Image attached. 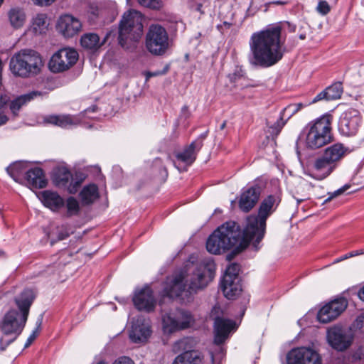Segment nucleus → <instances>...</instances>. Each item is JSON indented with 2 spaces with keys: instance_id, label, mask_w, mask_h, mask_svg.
I'll use <instances>...</instances> for the list:
<instances>
[{
  "instance_id": "obj_1",
  "label": "nucleus",
  "mask_w": 364,
  "mask_h": 364,
  "mask_svg": "<svg viewBox=\"0 0 364 364\" xmlns=\"http://www.w3.org/2000/svg\"><path fill=\"white\" fill-rule=\"evenodd\" d=\"M249 46L248 60L255 67H272L282 59L286 51L282 39V28L279 26L254 33Z\"/></svg>"
},
{
  "instance_id": "obj_2",
  "label": "nucleus",
  "mask_w": 364,
  "mask_h": 364,
  "mask_svg": "<svg viewBox=\"0 0 364 364\" xmlns=\"http://www.w3.org/2000/svg\"><path fill=\"white\" fill-rule=\"evenodd\" d=\"M251 241L255 245L261 240H257L256 231H247V225L243 232L235 221H228L219 226L208 238L207 250L213 255H220L233 249L235 253L245 250Z\"/></svg>"
},
{
  "instance_id": "obj_3",
  "label": "nucleus",
  "mask_w": 364,
  "mask_h": 364,
  "mask_svg": "<svg viewBox=\"0 0 364 364\" xmlns=\"http://www.w3.org/2000/svg\"><path fill=\"white\" fill-rule=\"evenodd\" d=\"M36 295L32 289H24L14 299L18 308L10 309L0 320V350H4L22 333Z\"/></svg>"
},
{
  "instance_id": "obj_4",
  "label": "nucleus",
  "mask_w": 364,
  "mask_h": 364,
  "mask_svg": "<svg viewBox=\"0 0 364 364\" xmlns=\"http://www.w3.org/2000/svg\"><path fill=\"white\" fill-rule=\"evenodd\" d=\"M214 277L211 268L200 264L193 273L189 284L186 279V274L180 272L168 277L163 284L161 296L164 299H180L183 302H188L191 295L198 289L205 287Z\"/></svg>"
},
{
  "instance_id": "obj_5",
  "label": "nucleus",
  "mask_w": 364,
  "mask_h": 364,
  "mask_svg": "<svg viewBox=\"0 0 364 364\" xmlns=\"http://www.w3.org/2000/svg\"><path fill=\"white\" fill-rule=\"evenodd\" d=\"M332 122L333 116L328 113L309 122L301 134V140L306 148L316 150L331 143L333 141Z\"/></svg>"
},
{
  "instance_id": "obj_6",
  "label": "nucleus",
  "mask_w": 364,
  "mask_h": 364,
  "mask_svg": "<svg viewBox=\"0 0 364 364\" xmlns=\"http://www.w3.org/2000/svg\"><path fill=\"white\" fill-rule=\"evenodd\" d=\"M348 148L336 143L327 147L323 153L314 159L309 168V175L316 180L330 176L348 153Z\"/></svg>"
},
{
  "instance_id": "obj_7",
  "label": "nucleus",
  "mask_w": 364,
  "mask_h": 364,
  "mask_svg": "<svg viewBox=\"0 0 364 364\" xmlns=\"http://www.w3.org/2000/svg\"><path fill=\"white\" fill-rule=\"evenodd\" d=\"M44 64L41 55L32 49H22L10 60V70L16 76L33 77L39 74Z\"/></svg>"
},
{
  "instance_id": "obj_8",
  "label": "nucleus",
  "mask_w": 364,
  "mask_h": 364,
  "mask_svg": "<svg viewBox=\"0 0 364 364\" xmlns=\"http://www.w3.org/2000/svg\"><path fill=\"white\" fill-rule=\"evenodd\" d=\"M144 16L136 10L125 12L119 25V43L128 49L132 43L139 41L143 33Z\"/></svg>"
},
{
  "instance_id": "obj_9",
  "label": "nucleus",
  "mask_w": 364,
  "mask_h": 364,
  "mask_svg": "<svg viewBox=\"0 0 364 364\" xmlns=\"http://www.w3.org/2000/svg\"><path fill=\"white\" fill-rule=\"evenodd\" d=\"M280 202L281 197L278 193L264 198L259 205L258 215H250L247 218V231H256L257 240H262L265 232L266 220Z\"/></svg>"
},
{
  "instance_id": "obj_10",
  "label": "nucleus",
  "mask_w": 364,
  "mask_h": 364,
  "mask_svg": "<svg viewBox=\"0 0 364 364\" xmlns=\"http://www.w3.org/2000/svg\"><path fill=\"white\" fill-rule=\"evenodd\" d=\"M145 46L153 55H164L171 46L166 28L158 23L151 24L146 34Z\"/></svg>"
},
{
  "instance_id": "obj_11",
  "label": "nucleus",
  "mask_w": 364,
  "mask_h": 364,
  "mask_svg": "<svg viewBox=\"0 0 364 364\" xmlns=\"http://www.w3.org/2000/svg\"><path fill=\"white\" fill-rule=\"evenodd\" d=\"M162 321L164 332L171 333L190 328L193 325L195 319L191 311L178 309L174 312L164 315Z\"/></svg>"
},
{
  "instance_id": "obj_12",
  "label": "nucleus",
  "mask_w": 364,
  "mask_h": 364,
  "mask_svg": "<svg viewBox=\"0 0 364 364\" xmlns=\"http://www.w3.org/2000/svg\"><path fill=\"white\" fill-rule=\"evenodd\" d=\"M78 57V53L75 49L63 48L52 55L48 62V68L54 73L64 72L77 63Z\"/></svg>"
},
{
  "instance_id": "obj_13",
  "label": "nucleus",
  "mask_w": 364,
  "mask_h": 364,
  "mask_svg": "<svg viewBox=\"0 0 364 364\" xmlns=\"http://www.w3.org/2000/svg\"><path fill=\"white\" fill-rule=\"evenodd\" d=\"M326 338L332 348L344 351L352 345L354 336L350 329L335 326L328 329Z\"/></svg>"
},
{
  "instance_id": "obj_14",
  "label": "nucleus",
  "mask_w": 364,
  "mask_h": 364,
  "mask_svg": "<svg viewBox=\"0 0 364 364\" xmlns=\"http://www.w3.org/2000/svg\"><path fill=\"white\" fill-rule=\"evenodd\" d=\"M286 364H322V359L315 350L299 347L291 350L287 353Z\"/></svg>"
},
{
  "instance_id": "obj_15",
  "label": "nucleus",
  "mask_w": 364,
  "mask_h": 364,
  "mask_svg": "<svg viewBox=\"0 0 364 364\" xmlns=\"http://www.w3.org/2000/svg\"><path fill=\"white\" fill-rule=\"evenodd\" d=\"M361 124L360 112L355 109H348L341 115L338 129L341 134L350 136L355 135Z\"/></svg>"
},
{
  "instance_id": "obj_16",
  "label": "nucleus",
  "mask_w": 364,
  "mask_h": 364,
  "mask_svg": "<svg viewBox=\"0 0 364 364\" xmlns=\"http://www.w3.org/2000/svg\"><path fill=\"white\" fill-rule=\"evenodd\" d=\"M203 145V139H198L191 143V144L184 149L176 154L178 164L176 162L174 166L179 171H185L196 159L198 151Z\"/></svg>"
},
{
  "instance_id": "obj_17",
  "label": "nucleus",
  "mask_w": 364,
  "mask_h": 364,
  "mask_svg": "<svg viewBox=\"0 0 364 364\" xmlns=\"http://www.w3.org/2000/svg\"><path fill=\"white\" fill-rule=\"evenodd\" d=\"M53 182L58 188L65 189L71 194H75L81 184V181L74 178L72 173L65 167L58 168L55 171Z\"/></svg>"
},
{
  "instance_id": "obj_18",
  "label": "nucleus",
  "mask_w": 364,
  "mask_h": 364,
  "mask_svg": "<svg viewBox=\"0 0 364 364\" xmlns=\"http://www.w3.org/2000/svg\"><path fill=\"white\" fill-rule=\"evenodd\" d=\"M348 306L343 298L336 299L324 305L318 311L317 318L321 323H327L338 318Z\"/></svg>"
},
{
  "instance_id": "obj_19",
  "label": "nucleus",
  "mask_w": 364,
  "mask_h": 364,
  "mask_svg": "<svg viewBox=\"0 0 364 364\" xmlns=\"http://www.w3.org/2000/svg\"><path fill=\"white\" fill-rule=\"evenodd\" d=\"M236 328L234 321L216 317L214 321V343L217 345L223 343L228 338L231 331Z\"/></svg>"
},
{
  "instance_id": "obj_20",
  "label": "nucleus",
  "mask_w": 364,
  "mask_h": 364,
  "mask_svg": "<svg viewBox=\"0 0 364 364\" xmlns=\"http://www.w3.org/2000/svg\"><path fill=\"white\" fill-rule=\"evenodd\" d=\"M133 302L137 309L147 312L153 311L156 305L153 291L147 286L135 291Z\"/></svg>"
},
{
  "instance_id": "obj_21",
  "label": "nucleus",
  "mask_w": 364,
  "mask_h": 364,
  "mask_svg": "<svg viewBox=\"0 0 364 364\" xmlns=\"http://www.w3.org/2000/svg\"><path fill=\"white\" fill-rule=\"evenodd\" d=\"M262 188L258 183H255L244 191L239 200L240 208L247 213L257 204L261 194Z\"/></svg>"
},
{
  "instance_id": "obj_22",
  "label": "nucleus",
  "mask_w": 364,
  "mask_h": 364,
  "mask_svg": "<svg viewBox=\"0 0 364 364\" xmlns=\"http://www.w3.org/2000/svg\"><path fill=\"white\" fill-rule=\"evenodd\" d=\"M81 22L71 15H63L60 17L57 28L65 37L70 38L77 34L81 30Z\"/></svg>"
},
{
  "instance_id": "obj_23",
  "label": "nucleus",
  "mask_w": 364,
  "mask_h": 364,
  "mask_svg": "<svg viewBox=\"0 0 364 364\" xmlns=\"http://www.w3.org/2000/svg\"><path fill=\"white\" fill-rule=\"evenodd\" d=\"M151 333V331L149 322L144 318H138L133 323L129 338L133 342L140 343L146 341Z\"/></svg>"
},
{
  "instance_id": "obj_24",
  "label": "nucleus",
  "mask_w": 364,
  "mask_h": 364,
  "mask_svg": "<svg viewBox=\"0 0 364 364\" xmlns=\"http://www.w3.org/2000/svg\"><path fill=\"white\" fill-rule=\"evenodd\" d=\"M306 105L302 103L291 104L286 107L281 112L279 119L274 123L272 128L275 129L276 134L280 132L287 121L294 114L301 110Z\"/></svg>"
},
{
  "instance_id": "obj_25",
  "label": "nucleus",
  "mask_w": 364,
  "mask_h": 364,
  "mask_svg": "<svg viewBox=\"0 0 364 364\" xmlns=\"http://www.w3.org/2000/svg\"><path fill=\"white\" fill-rule=\"evenodd\" d=\"M26 180L29 186L35 188H43L47 185L43 171L39 167L28 170L26 173Z\"/></svg>"
},
{
  "instance_id": "obj_26",
  "label": "nucleus",
  "mask_w": 364,
  "mask_h": 364,
  "mask_svg": "<svg viewBox=\"0 0 364 364\" xmlns=\"http://www.w3.org/2000/svg\"><path fill=\"white\" fill-rule=\"evenodd\" d=\"M43 122L46 124L55 125L62 128H67L70 126L79 123V120L70 114H51L46 116Z\"/></svg>"
},
{
  "instance_id": "obj_27",
  "label": "nucleus",
  "mask_w": 364,
  "mask_h": 364,
  "mask_svg": "<svg viewBox=\"0 0 364 364\" xmlns=\"http://www.w3.org/2000/svg\"><path fill=\"white\" fill-rule=\"evenodd\" d=\"M41 200L45 206L53 211H58L65 205L63 198L59 194L50 191H43Z\"/></svg>"
},
{
  "instance_id": "obj_28",
  "label": "nucleus",
  "mask_w": 364,
  "mask_h": 364,
  "mask_svg": "<svg viewBox=\"0 0 364 364\" xmlns=\"http://www.w3.org/2000/svg\"><path fill=\"white\" fill-rule=\"evenodd\" d=\"M46 95L47 92L41 91H31L28 93L22 95L11 102L10 109L14 115H17L19 109L23 105L38 97H43Z\"/></svg>"
},
{
  "instance_id": "obj_29",
  "label": "nucleus",
  "mask_w": 364,
  "mask_h": 364,
  "mask_svg": "<svg viewBox=\"0 0 364 364\" xmlns=\"http://www.w3.org/2000/svg\"><path fill=\"white\" fill-rule=\"evenodd\" d=\"M172 364H203V356L197 350H186L176 356Z\"/></svg>"
},
{
  "instance_id": "obj_30",
  "label": "nucleus",
  "mask_w": 364,
  "mask_h": 364,
  "mask_svg": "<svg viewBox=\"0 0 364 364\" xmlns=\"http://www.w3.org/2000/svg\"><path fill=\"white\" fill-rule=\"evenodd\" d=\"M80 196L84 205H90L100 196L98 188L95 184H89L82 189Z\"/></svg>"
},
{
  "instance_id": "obj_31",
  "label": "nucleus",
  "mask_w": 364,
  "mask_h": 364,
  "mask_svg": "<svg viewBox=\"0 0 364 364\" xmlns=\"http://www.w3.org/2000/svg\"><path fill=\"white\" fill-rule=\"evenodd\" d=\"M231 282H221V289L226 298L233 299L242 291V287L239 280H230Z\"/></svg>"
},
{
  "instance_id": "obj_32",
  "label": "nucleus",
  "mask_w": 364,
  "mask_h": 364,
  "mask_svg": "<svg viewBox=\"0 0 364 364\" xmlns=\"http://www.w3.org/2000/svg\"><path fill=\"white\" fill-rule=\"evenodd\" d=\"M102 43H100L99 36L92 33L84 34L80 39L81 46L87 50H97Z\"/></svg>"
},
{
  "instance_id": "obj_33",
  "label": "nucleus",
  "mask_w": 364,
  "mask_h": 364,
  "mask_svg": "<svg viewBox=\"0 0 364 364\" xmlns=\"http://www.w3.org/2000/svg\"><path fill=\"white\" fill-rule=\"evenodd\" d=\"M8 15L9 22L14 28H19L25 23L26 14L22 9L18 8L11 9Z\"/></svg>"
},
{
  "instance_id": "obj_34",
  "label": "nucleus",
  "mask_w": 364,
  "mask_h": 364,
  "mask_svg": "<svg viewBox=\"0 0 364 364\" xmlns=\"http://www.w3.org/2000/svg\"><path fill=\"white\" fill-rule=\"evenodd\" d=\"M47 16L45 14H38L32 21V29L36 34L45 33L48 28Z\"/></svg>"
},
{
  "instance_id": "obj_35",
  "label": "nucleus",
  "mask_w": 364,
  "mask_h": 364,
  "mask_svg": "<svg viewBox=\"0 0 364 364\" xmlns=\"http://www.w3.org/2000/svg\"><path fill=\"white\" fill-rule=\"evenodd\" d=\"M343 364H364V351L362 348H358L343 358Z\"/></svg>"
},
{
  "instance_id": "obj_36",
  "label": "nucleus",
  "mask_w": 364,
  "mask_h": 364,
  "mask_svg": "<svg viewBox=\"0 0 364 364\" xmlns=\"http://www.w3.org/2000/svg\"><path fill=\"white\" fill-rule=\"evenodd\" d=\"M327 101L341 98L343 93V86L341 82H336L325 89Z\"/></svg>"
},
{
  "instance_id": "obj_37",
  "label": "nucleus",
  "mask_w": 364,
  "mask_h": 364,
  "mask_svg": "<svg viewBox=\"0 0 364 364\" xmlns=\"http://www.w3.org/2000/svg\"><path fill=\"white\" fill-rule=\"evenodd\" d=\"M240 265L236 263L230 264L226 269L225 273L223 277V282H231L230 280H239L238 273Z\"/></svg>"
},
{
  "instance_id": "obj_38",
  "label": "nucleus",
  "mask_w": 364,
  "mask_h": 364,
  "mask_svg": "<svg viewBox=\"0 0 364 364\" xmlns=\"http://www.w3.org/2000/svg\"><path fill=\"white\" fill-rule=\"evenodd\" d=\"M66 208H67V216L71 217L74 215H77L80 213V203L78 200L74 197H69L66 200L65 203Z\"/></svg>"
},
{
  "instance_id": "obj_39",
  "label": "nucleus",
  "mask_w": 364,
  "mask_h": 364,
  "mask_svg": "<svg viewBox=\"0 0 364 364\" xmlns=\"http://www.w3.org/2000/svg\"><path fill=\"white\" fill-rule=\"evenodd\" d=\"M54 232H50L48 234V237L50 239V244L53 245L58 241L65 240L68 237H69L70 232L66 226H62L60 228H57L56 230V237L54 236Z\"/></svg>"
},
{
  "instance_id": "obj_40",
  "label": "nucleus",
  "mask_w": 364,
  "mask_h": 364,
  "mask_svg": "<svg viewBox=\"0 0 364 364\" xmlns=\"http://www.w3.org/2000/svg\"><path fill=\"white\" fill-rule=\"evenodd\" d=\"M137 2L140 6L151 9H159L163 6V2L161 0H137Z\"/></svg>"
},
{
  "instance_id": "obj_41",
  "label": "nucleus",
  "mask_w": 364,
  "mask_h": 364,
  "mask_svg": "<svg viewBox=\"0 0 364 364\" xmlns=\"http://www.w3.org/2000/svg\"><path fill=\"white\" fill-rule=\"evenodd\" d=\"M331 11V7L326 1H320L316 6V11L324 16L328 14Z\"/></svg>"
},
{
  "instance_id": "obj_42",
  "label": "nucleus",
  "mask_w": 364,
  "mask_h": 364,
  "mask_svg": "<svg viewBox=\"0 0 364 364\" xmlns=\"http://www.w3.org/2000/svg\"><path fill=\"white\" fill-rule=\"evenodd\" d=\"M41 323H42V318H40L38 321V326L36 328V329L32 332V333L30 335V336L28 338L26 343H25V346L24 347L25 348H28L33 342V341L36 339V338L37 337L38 333H39V331H40V328H41Z\"/></svg>"
},
{
  "instance_id": "obj_43",
  "label": "nucleus",
  "mask_w": 364,
  "mask_h": 364,
  "mask_svg": "<svg viewBox=\"0 0 364 364\" xmlns=\"http://www.w3.org/2000/svg\"><path fill=\"white\" fill-rule=\"evenodd\" d=\"M21 164L20 163H15L6 168L7 173L14 179L16 180L17 176L20 173L21 171Z\"/></svg>"
},
{
  "instance_id": "obj_44",
  "label": "nucleus",
  "mask_w": 364,
  "mask_h": 364,
  "mask_svg": "<svg viewBox=\"0 0 364 364\" xmlns=\"http://www.w3.org/2000/svg\"><path fill=\"white\" fill-rule=\"evenodd\" d=\"M169 70V65H166L162 70H156L155 72H149L146 71L144 73V75L146 77V81H148L152 77H156L159 75H163L167 73Z\"/></svg>"
},
{
  "instance_id": "obj_45",
  "label": "nucleus",
  "mask_w": 364,
  "mask_h": 364,
  "mask_svg": "<svg viewBox=\"0 0 364 364\" xmlns=\"http://www.w3.org/2000/svg\"><path fill=\"white\" fill-rule=\"evenodd\" d=\"M349 187L350 186L348 185H345L343 187H341V188L335 191L334 192L329 193V196L324 200L323 203H326L331 200L333 198L341 195L346 190H348L349 188Z\"/></svg>"
},
{
  "instance_id": "obj_46",
  "label": "nucleus",
  "mask_w": 364,
  "mask_h": 364,
  "mask_svg": "<svg viewBox=\"0 0 364 364\" xmlns=\"http://www.w3.org/2000/svg\"><path fill=\"white\" fill-rule=\"evenodd\" d=\"M353 183L358 186H364V171L358 170L353 177Z\"/></svg>"
},
{
  "instance_id": "obj_47",
  "label": "nucleus",
  "mask_w": 364,
  "mask_h": 364,
  "mask_svg": "<svg viewBox=\"0 0 364 364\" xmlns=\"http://www.w3.org/2000/svg\"><path fill=\"white\" fill-rule=\"evenodd\" d=\"M207 0H198L196 2H193L190 4V7L191 9L196 11L201 14H204V11L202 10V6L204 3H205Z\"/></svg>"
},
{
  "instance_id": "obj_48",
  "label": "nucleus",
  "mask_w": 364,
  "mask_h": 364,
  "mask_svg": "<svg viewBox=\"0 0 364 364\" xmlns=\"http://www.w3.org/2000/svg\"><path fill=\"white\" fill-rule=\"evenodd\" d=\"M112 364H135V363L128 356H120L115 359Z\"/></svg>"
},
{
  "instance_id": "obj_49",
  "label": "nucleus",
  "mask_w": 364,
  "mask_h": 364,
  "mask_svg": "<svg viewBox=\"0 0 364 364\" xmlns=\"http://www.w3.org/2000/svg\"><path fill=\"white\" fill-rule=\"evenodd\" d=\"M327 100V95H326V91L325 90H323L322 92H319L313 100L312 101L309 103V105L311 104H314V103H316L317 102H319L321 100Z\"/></svg>"
},
{
  "instance_id": "obj_50",
  "label": "nucleus",
  "mask_w": 364,
  "mask_h": 364,
  "mask_svg": "<svg viewBox=\"0 0 364 364\" xmlns=\"http://www.w3.org/2000/svg\"><path fill=\"white\" fill-rule=\"evenodd\" d=\"M56 0H33L34 4L40 6H48L53 4Z\"/></svg>"
},
{
  "instance_id": "obj_51",
  "label": "nucleus",
  "mask_w": 364,
  "mask_h": 364,
  "mask_svg": "<svg viewBox=\"0 0 364 364\" xmlns=\"http://www.w3.org/2000/svg\"><path fill=\"white\" fill-rule=\"evenodd\" d=\"M363 253H364V252L362 251V250H360V251H358V250L353 251V252H350L345 255L341 259H338V261H341V260H343V259H348V258H350V257H354V256H358V255H360L363 254Z\"/></svg>"
},
{
  "instance_id": "obj_52",
  "label": "nucleus",
  "mask_w": 364,
  "mask_h": 364,
  "mask_svg": "<svg viewBox=\"0 0 364 364\" xmlns=\"http://www.w3.org/2000/svg\"><path fill=\"white\" fill-rule=\"evenodd\" d=\"M9 101V97L6 95L0 96V110L2 109Z\"/></svg>"
},
{
  "instance_id": "obj_53",
  "label": "nucleus",
  "mask_w": 364,
  "mask_h": 364,
  "mask_svg": "<svg viewBox=\"0 0 364 364\" xmlns=\"http://www.w3.org/2000/svg\"><path fill=\"white\" fill-rule=\"evenodd\" d=\"M182 114L184 115L186 118H188L191 115V112L189 111L188 107L187 105H184L181 109Z\"/></svg>"
},
{
  "instance_id": "obj_54",
  "label": "nucleus",
  "mask_w": 364,
  "mask_h": 364,
  "mask_svg": "<svg viewBox=\"0 0 364 364\" xmlns=\"http://www.w3.org/2000/svg\"><path fill=\"white\" fill-rule=\"evenodd\" d=\"M8 121H9V117L6 114L1 113L0 114V127L6 124Z\"/></svg>"
},
{
  "instance_id": "obj_55",
  "label": "nucleus",
  "mask_w": 364,
  "mask_h": 364,
  "mask_svg": "<svg viewBox=\"0 0 364 364\" xmlns=\"http://www.w3.org/2000/svg\"><path fill=\"white\" fill-rule=\"evenodd\" d=\"M358 296L364 301V287L358 291Z\"/></svg>"
},
{
  "instance_id": "obj_56",
  "label": "nucleus",
  "mask_w": 364,
  "mask_h": 364,
  "mask_svg": "<svg viewBox=\"0 0 364 364\" xmlns=\"http://www.w3.org/2000/svg\"><path fill=\"white\" fill-rule=\"evenodd\" d=\"M272 4L276 5H285L287 4V2L284 1H273Z\"/></svg>"
},
{
  "instance_id": "obj_57",
  "label": "nucleus",
  "mask_w": 364,
  "mask_h": 364,
  "mask_svg": "<svg viewBox=\"0 0 364 364\" xmlns=\"http://www.w3.org/2000/svg\"><path fill=\"white\" fill-rule=\"evenodd\" d=\"M299 38L301 39V40H304L306 38V35L305 34H301L299 36Z\"/></svg>"
},
{
  "instance_id": "obj_58",
  "label": "nucleus",
  "mask_w": 364,
  "mask_h": 364,
  "mask_svg": "<svg viewBox=\"0 0 364 364\" xmlns=\"http://www.w3.org/2000/svg\"><path fill=\"white\" fill-rule=\"evenodd\" d=\"M223 23H224V25H225V26H227V27H228V28L231 26V24H230V23H228V22H226V21H225Z\"/></svg>"
},
{
  "instance_id": "obj_59",
  "label": "nucleus",
  "mask_w": 364,
  "mask_h": 364,
  "mask_svg": "<svg viewBox=\"0 0 364 364\" xmlns=\"http://www.w3.org/2000/svg\"><path fill=\"white\" fill-rule=\"evenodd\" d=\"M225 122H223V123L221 124V126H220V129H223L225 128Z\"/></svg>"
},
{
  "instance_id": "obj_60",
  "label": "nucleus",
  "mask_w": 364,
  "mask_h": 364,
  "mask_svg": "<svg viewBox=\"0 0 364 364\" xmlns=\"http://www.w3.org/2000/svg\"><path fill=\"white\" fill-rule=\"evenodd\" d=\"M231 257H231V255H228L227 256V259H228V260H230V259H231Z\"/></svg>"
},
{
  "instance_id": "obj_61",
  "label": "nucleus",
  "mask_w": 364,
  "mask_h": 364,
  "mask_svg": "<svg viewBox=\"0 0 364 364\" xmlns=\"http://www.w3.org/2000/svg\"><path fill=\"white\" fill-rule=\"evenodd\" d=\"M211 358H212V361L213 362L214 361V356L213 354H211Z\"/></svg>"
},
{
  "instance_id": "obj_62",
  "label": "nucleus",
  "mask_w": 364,
  "mask_h": 364,
  "mask_svg": "<svg viewBox=\"0 0 364 364\" xmlns=\"http://www.w3.org/2000/svg\"><path fill=\"white\" fill-rule=\"evenodd\" d=\"M97 364H104V363H97Z\"/></svg>"
},
{
  "instance_id": "obj_63",
  "label": "nucleus",
  "mask_w": 364,
  "mask_h": 364,
  "mask_svg": "<svg viewBox=\"0 0 364 364\" xmlns=\"http://www.w3.org/2000/svg\"><path fill=\"white\" fill-rule=\"evenodd\" d=\"M337 0H335V1H336Z\"/></svg>"
}]
</instances>
